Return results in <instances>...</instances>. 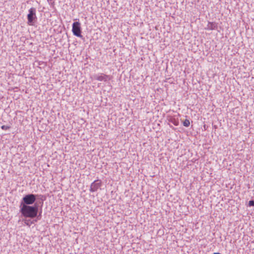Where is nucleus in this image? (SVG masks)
<instances>
[{
    "label": "nucleus",
    "mask_w": 254,
    "mask_h": 254,
    "mask_svg": "<svg viewBox=\"0 0 254 254\" xmlns=\"http://www.w3.org/2000/svg\"><path fill=\"white\" fill-rule=\"evenodd\" d=\"M36 200V195L30 193L24 195L20 203V206L30 205L34 203Z\"/></svg>",
    "instance_id": "nucleus-2"
},
{
    "label": "nucleus",
    "mask_w": 254,
    "mask_h": 254,
    "mask_svg": "<svg viewBox=\"0 0 254 254\" xmlns=\"http://www.w3.org/2000/svg\"><path fill=\"white\" fill-rule=\"evenodd\" d=\"M190 125V121L188 119H186L183 122V125L186 127H188Z\"/></svg>",
    "instance_id": "nucleus-9"
},
{
    "label": "nucleus",
    "mask_w": 254,
    "mask_h": 254,
    "mask_svg": "<svg viewBox=\"0 0 254 254\" xmlns=\"http://www.w3.org/2000/svg\"><path fill=\"white\" fill-rule=\"evenodd\" d=\"M72 32L74 35L81 38L82 37L81 34V27L80 24L79 22H74L72 24Z\"/></svg>",
    "instance_id": "nucleus-3"
},
{
    "label": "nucleus",
    "mask_w": 254,
    "mask_h": 254,
    "mask_svg": "<svg viewBox=\"0 0 254 254\" xmlns=\"http://www.w3.org/2000/svg\"><path fill=\"white\" fill-rule=\"evenodd\" d=\"M19 207L20 213L25 218H34L37 216L38 205L37 203L33 205L19 206Z\"/></svg>",
    "instance_id": "nucleus-1"
},
{
    "label": "nucleus",
    "mask_w": 254,
    "mask_h": 254,
    "mask_svg": "<svg viewBox=\"0 0 254 254\" xmlns=\"http://www.w3.org/2000/svg\"><path fill=\"white\" fill-rule=\"evenodd\" d=\"M217 27L218 24L217 23L208 22L205 29L207 30H213L216 29Z\"/></svg>",
    "instance_id": "nucleus-7"
},
{
    "label": "nucleus",
    "mask_w": 254,
    "mask_h": 254,
    "mask_svg": "<svg viewBox=\"0 0 254 254\" xmlns=\"http://www.w3.org/2000/svg\"><path fill=\"white\" fill-rule=\"evenodd\" d=\"M28 11L29 13L27 15L28 24L32 25L33 20L36 18V9L34 7H31Z\"/></svg>",
    "instance_id": "nucleus-4"
},
{
    "label": "nucleus",
    "mask_w": 254,
    "mask_h": 254,
    "mask_svg": "<svg viewBox=\"0 0 254 254\" xmlns=\"http://www.w3.org/2000/svg\"><path fill=\"white\" fill-rule=\"evenodd\" d=\"M170 122L176 126H178L179 124V121L178 120H176L175 119H171Z\"/></svg>",
    "instance_id": "nucleus-8"
},
{
    "label": "nucleus",
    "mask_w": 254,
    "mask_h": 254,
    "mask_svg": "<svg viewBox=\"0 0 254 254\" xmlns=\"http://www.w3.org/2000/svg\"><path fill=\"white\" fill-rule=\"evenodd\" d=\"M102 185V182L100 180H96L92 182L90 185L89 190L90 192H94L97 191L100 189Z\"/></svg>",
    "instance_id": "nucleus-5"
},
{
    "label": "nucleus",
    "mask_w": 254,
    "mask_h": 254,
    "mask_svg": "<svg viewBox=\"0 0 254 254\" xmlns=\"http://www.w3.org/2000/svg\"><path fill=\"white\" fill-rule=\"evenodd\" d=\"M249 206H254V200H251L249 201Z\"/></svg>",
    "instance_id": "nucleus-11"
},
{
    "label": "nucleus",
    "mask_w": 254,
    "mask_h": 254,
    "mask_svg": "<svg viewBox=\"0 0 254 254\" xmlns=\"http://www.w3.org/2000/svg\"><path fill=\"white\" fill-rule=\"evenodd\" d=\"M29 220H26L25 221L24 223L26 225L30 226V224L29 223Z\"/></svg>",
    "instance_id": "nucleus-12"
},
{
    "label": "nucleus",
    "mask_w": 254,
    "mask_h": 254,
    "mask_svg": "<svg viewBox=\"0 0 254 254\" xmlns=\"http://www.w3.org/2000/svg\"><path fill=\"white\" fill-rule=\"evenodd\" d=\"M95 79L100 81H107L110 79L109 75H106L103 73L96 74L94 76Z\"/></svg>",
    "instance_id": "nucleus-6"
},
{
    "label": "nucleus",
    "mask_w": 254,
    "mask_h": 254,
    "mask_svg": "<svg viewBox=\"0 0 254 254\" xmlns=\"http://www.w3.org/2000/svg\"><path fill=\"white\" fill-rule=\"evenodd\" d=\"M10 128V127L7 126L3 125L1 127V128L3 130H7Z\"/></svg>",
    "instance_id": "nucleus-10"
}]
</instances>
